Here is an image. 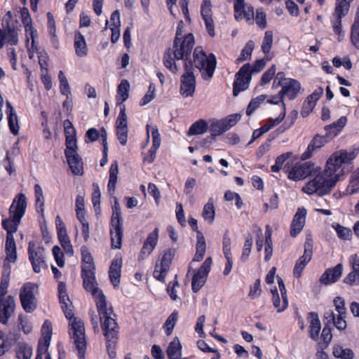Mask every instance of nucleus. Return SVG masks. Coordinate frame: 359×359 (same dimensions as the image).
Listing matches in <instances>:
<instances>
[{"instance_id": "nucleus-4", "label": "nucleus", "mask_w": 359, "mask_h": 359, "mask_svg": "<svg viewBox=\"0 0 359 359\" xmlns=\"http://www.w3.org/2000/svg\"><path fill=\"white\" fill-rule=\"evenodd\" d=\"M95 269H82L81 276L83 280V287L91 293L96 302L97 311L100 316V320H103V316L114 315L111 306L107 307L106 297L97 287L95 276Z\"/></svg>"}, {"instance_id": "nucleus-32", "label": "nucleus", "mask_w": 359, "mask_h": 359, "mask_svg": "<svg viewBox=\"0 0 359 359\" xmlns=\"http://www.w3.org/2000/svg\"><path fill=\"white\" fill-rule=\"evenodd\" d=\"M6 259L11 262H15L17 259L16 245L13 236H6Z\"/></svg>"}, {"instance_id": "nucleus-38", "label": "nucleus", "mask_w": 359, "mask_h": 359, "mask_svg": "<svg viewBox=\"0 0 359 359\" xmlns=\"http://www.w3.org/2000/svg\"><path fill=\"white\" fill-rule=\"evenodd\" d=\"M226 130H228V127L226 126L222 119L212 122L210 126V132L211 133L210 142L214 139V137L219 135Z\"/></svg>"}, {"instance_id": "nucleus-43", "label": "nucleus", "mask_w": 359, "mask_h": 359, "mask_svg": "<svg viewBox=\"0 0 359 359\" xmlns=\"http://www.w3.org/2000/svg\"><path fill=\"white\" fill-rule=\"evenodd\" d=\"M353 0H337L334 15L336 17L342 18L345 16L349 10L350 3Z\"/></svg>"}, {"instance_id": "nucleus-29", "label": "nucleus", "mask_w": 359, "mask_h": 359, "mask_svg": "<svg viewBox=\"0 0 359 359\" xmlns=\"http://www.w3.org/2000/svg\"><path fill=\"white\" fill-rule=\"evenodd\" d=\"M196 251L193 261L200 262L203 259L206 251V243L203 233L201 231H197L196 235Z\"/></svg>"}, {"instance_id": "nucleus-56", "label": "nucleus", "mask_w": 359, "mask_h": 359, "mask_svg": "<svg viewBox=\"0 0 359 359\" xmlns=\"http://www.w3.org/2000/svg\"><path fill=\"white\" fill-rule=\"evenodd\" d=\"M265 99L266 95H259L256 98L252 99L248 105L246 109L247 115L250 116L253 113V111L259 107V104L264 101Z\"/></svg>"}, {"instance_id": "nucleus-11", "label": "nucleus", "mask_w": 359, "mask_h": 359, "mask_svg": "<svg viewBox=\"0 0 359 359\" xmlns=\"http://www.w3.org/2000/svg\"><path fill=\"white\" fill-rule=\"evenodd\" d=\"M64 127L66 144L65 157H78V154L76 152L78 148L76 140V130L69 120L64 121Z\"/></svg>"}, {"instance_id": "nucleus-14", "label": "nucleus", "mask_w": 359, "mask_h": 359, "mask_svg": "<svg viewBox=\"0 0 359 359\" xmlns=\"http://www.w3.org/2000/svg\"><path fill=\"white\" fill-rule=\"evenodd\" d=\"M313 255V241L311 238H306L304 243V255L301 256L297 261L294 270V276L299 278L302 276V273L307 264L311 261Z\"/></svg>"}, {"instance_id": "nucleus-20", "label": "nucleus", "mask_w": 359, "mask_h": 359, "mask_svg": "<svg viewBox=\"0 0 359 359\" xmlns=\"http://www.w3.org/2000/svg\"><path fill=\"white\" fill-rule=\"evenodd\" d=\"M110 235L111 248L114 249H120L122 245V238L123 230L121 222H110Z\"/></svg>"}, {"instance_id": "nucleus-24", "label": "nucleus", "mask_w": 359, "mask_h": 359, "mask_svg": "<svg viewBox=\"0 0 359 359\" xmlns=\"http://www.w3.org/2000/svg\"><path fill=\"white\" fill-rule=\"evenodd\" d=\"M346 117L341 116L336 122L327 126L325 127V136L329 139H332L342 130V128L346 126Z\"/></svg>"}, {"instance_id": "nucleus-60", "label": "nucleus", "mask_w": 359, "mask_h": 359, "mask_svg": "<svg viewBox=\"0 0 359 359\" xmlns=\"http://www.w3.org/2000/svg\"><path fill=\"white\" fill-rule=\"evenodd\" d=\"M156 88L154 83H151L149 86L148 91L145 95L142 97L140 102L141 106L145 105L150 102L155 97Z\"/></svg>"}, {"instance_id": "nucleus-37", "label": "nucleus", "mask_w": 359, "mask_h": 359, "mask_svg": "<svg viewBox=\"0 0 359 359\" xmlns=\"http://www.w3.org/2000/svg\"><path fill=\"white\" fill-rule=\"evenodd\" d=\"M32 348L28 344L19 342L16 346V357L18 359H31Z\"/></svg>"}, {"instance_id": "nucleus-3", "label": "nucleus", "mask_w": 359, "mask_h": 359, "mask_svg": "<svg viewBox=\"0 0 359 359\" xmlns=\"http://www.w3.org/2000/svg\"><path fill=\"white\" fill-rule=\"evenodd\" d=\"M194 45V37L188 34L184 37L175 38L173 48L168 49L163 56V63L166 68L175 74L178 71L175 60H182L185 62L189 58Z\"/></svg>"}, {"instance_id": "nucleus-12", "label": "nucleus", "mask_w": 359, "mask_h": 359, "mask_svg": "<svg viewBox=\"0 0 359 359\" xmlns=\"http://www.w3.org/2000/svg\"><path fill=\"white\" fill-rule=\"evenodd\" d=\"M250 65L245 64L236 74V79L233 83V94L237 96L241 91L246 90L251 81L250 72Z\"/></svg>"}, {"instance_id": "nucleus-17", "label": "nucleus", "mask_w": 359, "mask_h": 359, "mask_svg": "<svg viewBox=\"0 0 359 359\" xmlns=\"http://www.w3.org/2000/svg\"><path fill=\"white\" fill-rule=\"evenodd\" d=\"M15 302L14 298L9 295L6 298L0 297V323L7 325L8 319L14 313Z\"/></svg>"}, {"instance_id": "nucleus-63", "label": "nucleus", "mask_w": 359, "mask_h": 359, "mask_svg": "<svg viewBox=\"0 0 359 359\" xmlns=\"http://www.w3.org/2000/svg\"><path fill=\"white\" fill-rule=\"evenodd\" d=\"M351 41L359 49V21H355L352 26Z\"/></svg>"}, {"instance_id": "nucleus-21", "label": "nucleus", "mask_w": 359, "mask_h": 359, "mask_svg": "<svg viewBox=\"0 0 359 359\" xmlns=\"http://www.w3.org/2000/svg\"><path fill=\"white\" fill-rule=\"evenodd\" d=\"M343 266L337 264L334 267L327 269L320 277V282L324 285H329L337 282L341 276Z\"/></svg>"}, {"instance_id": "nucleus-1", "label": "nucleus", "mask_w": 359, "mask_h": 359, "mask_svg": "<svg viewBox=\"0 0 359 359\" xmlns=\"http://www.w3.org/2000/svg\"><path fill=\"white\" fill-rule=\"evenodd\" d=\"M353 159L328 158L324 172L309 181L302 191L308 194L316 193L320 196L329 194L339 178L353 170Z\"/></svg>"}, {"instance_id": "nucleus-30", "label": "nucleus", "mask_w": 359, "mask_h": 359, "mask_svg": "<svg viewBox=\"0 0 359 359\" xmlns=\"http://www.w3.org/2000/svg\"><path fill=\"white\" fill-rule=\"evenodd\" d=\"M176 250L174 248H168L159 255L158 262V264L162 266L164 269H170L172 259L175 256Z\"/></svg>"}, {"instance_id": "nucleus-47", "label": "nucleus", "mask_w": 359, "mask_h": 359, "mask_svg": "<svg viewBox=\"0 0 359 359\" xmlns=\"http://www.w3.org/2000/svg\"><path fill=\"white\" fill-rule=\"evenodd\" d=\"M255 48V43L252 41H249L246 43L244 48H243L240 56L237 58L238 62H241L251 57L252 53Z\"/></svg>"}, {"instance_id": "nucleus-55", "label": "nucleus", "mask_w": 359, "mask_h": 359, "mask_svg": "<svg viewBox=\"0 0 359 359\" xmlns=\"http://www.w3.org/2000/svg\"><path fill=\"white\" fill-rule=\"evenodd\" d=\"M252 238L250 235L245 237V243L243 248V252L241 259L243 262H246L250 256L252 247Z\"/></svg>"}, {"instance_id": "nucleus-54", "label": "nucleus", "mask_w": 359, "mask_h": 359, "mask_svg": "<svg viewBox=\"0 0 359 359\" xmlns=\"http://www.w3.org/2000/svg\"><path fill=\"white\" fill-rule=\"evenodd\" d=\"M273 40V34L271 30H268L265 32L264 37L262 44V51L266 54L271 50V46Z\"/></svg>"}, {"instance_id": "nucleus-15", "label": "nucleus", "mask_w": 359, "mask_h": 359, "mask_svg": "<svg viewBox=\"0 0 359 359\" xmlns=\"http://www.w3.org/2000/svg\"><path fill=\"white\" fill-rule=\"evenodd\" d=\"M185 73L182 76L180 93L184 97L193 96L196 88V79L189 68L187 62L184 63Z\"/></svg>"}, {"instance_id": "nucleus-18", "label": "nucleus", "mask_w": 359, "mask_h": 359, "mask_svg": "<svg viewBox=\"0 0 359 359\" xmlns=\"http://www.w3.org/2000/svg\"><path fill=\"white\" fill-rule=\"evenodd\" d=\"M42 337L39 339L37 347L36 355L43 357L48 352V346L52 337V325L48 320H46L41 328Z\"/></svg>"}, {"instance_id": "nucleus-58", "label": "nucleus", "mask_w": 359, "mask_h": 359, "mask_svg": "<svg viewBox=\"0 0 359 359\" xmlns=\"http://www.w3.org/2000/svg\"><path fill=\"white\" fill-rule=\"evenodd\" d=\"M116 128H128L127 115L126 113L125 105H122L120 107V113L116 121Z\"/></svg>"}, {"instance_id": "nucleus-62", "label": "nucleus", "mask_w": 359, "mask_h": 359, "mask_svg": "<svg viewBox=\"0 0 359 359\" xmlns=\"http://www.w3.org/2000/svg\"><path fill=\"white\" fill-rule=\"evenodd\" d=\"M93 191L92 194V202L95 209L100 208L101 193L99 186L96 183L93 184Z\"/></svg>"}, {"instance_id": "nucleus-41", "label": "nucleus", "mask_w": 359, "mask_h": 359, "mask_svg": "<svg viewBox=\"0 0 359 359\" xmlns=\"http://www.w3.org/2000/svg\"><path fill=\"white\" fill-rule=\"evenodd\" d=\"M325 317L326 318H330L339 330H344L346 328V321L345 320L346 315H338L337 318H336L333 311H329L325 313Z\"/></svg>"}, {"instance_id": "nucleus-50", "label": "nucleus", "mask_w": 359, "mask_h": 359, "mask_svg": "<svg viewBox=\"0 0 359 359\" xmlns=\"http://www.w3.org/2000/svg\"><path fill=\"white\" fill-rule=\"evenodd\" d=\"M359 155V146L353 145L348 150L341 149L334 152L331 157H355Z\"/></svg>"}, {"instance_id": "nucleus-10", "label": "nucleus", "mask_w": 359, "mask_h": 359, "mask_svg": "<svg viewBox=\"0 0 359 359\" xmlns=\"http://www.w3.org/2000/svg\"><path fill=\"white\" fill-rule=\"evenodd\" d=\"M29 259L35 273H39L41 269L46 266L44 256V248L36 245L34 241H29L28 246Z\"/></svg>"}, {"instance_id": "nucleus-45", "label": "nucleus", "mask_w": 359, "mask_h": 359, "mask_svg": "<svg viewBox=\"0 0 359 359\" xmlns=\"http://www.w3.org/2000/svg\"><path fill=\"white\" fill-rule=\"evenodd\" d=\"M333 355L334 357L340 359H353L354 353L351 349L344 348L339 345L333 347Z\"/></svg>"}, {"instance_id": "nucleus-8", "label": "nucleus", "mask_w": 359, "mask_h": 359, "mask_svg": "<svg viewBox=\"0 0 359 359\" xmlns=\"http://www.w3.org/2000/svg\"><path fill=\"white\" fill-rule=\"evenodd\" d=\"M276 80H278V86H281V90L279 92L280 98L285 107L283 102V97L286 96L290 100L295 99L301 91L300 83L294 79L285 78L283 72H278L276 74Z\"/></svg>"}, {"instance_id": "nucleus-40", "label": "nucleus", "mask_w": 359, "mask_h": 359, "mask_svg": "<svg viewBox=\"0 0 359 359\" xmlns=\"http://www.w3.org/2000/svg\"><path fill=\"white\" fill-rule=\"evenodd\" d=\"M82 269H95L93 259L87 247L81 248Z\"/></svg>"}, {"instance_id": "nucleus-36", "label": "nucleus", "mask_w": 359, "mask_h": 359, "mask_svg": "<svg viewBox=\"0 0 359 359\" xmlns=\"http://www.w3.org/2000/svg\"><path fill=\"white\" fill-rule=\"evenodd\" d=\"M118 173V166L117 161H114L109 170V179L108 183V190L110 194H112L116 189V184L117 182V175Z\"/></svg>"}, {"instance_id": "nucleus-42", "label": "nucleus", "mask_w": 359, "mask_h": 359, "mask_svg": "<svg viewBox=\"0 0 359 359\" xmlns=\"http://www.w3.org/2000/svg\"><path fill=\"white\" fill-rule=\"evenodd\" d=\"M130 84L127 80L121 81L118 86L116 100L121 102H125L129 97Z\"/></svg>"}, {"instance_id": "nucleus-44", "label": "nucleus", "mask_w": 359, "mask_h": 359, "mask_svg": "<svg viewBox=\"0 0 359 359\" xmlns=\"http://www.w3.org/2000/svg\"><path fill=\"white\" fill-rule=\"evenodd\" d=\"M271 293L273 294V304L274 307L277 309L278 312L284 311L288 305L287 296H282L283 303L280 304V300L277 289L275 288L274 290H271Z\"/></svg>"}, {"instance_id": "nucleus-19", "label": "nucleus", "mask_w": 359, "mask_h": 359, "mask_svg": "<svg viewBox=\"0 0 359 359\" xmlns=\"http://www.w3.org/2000/svg\"><path fill=\"white\" fill-rule=\"evenodd\" d=\"M201 14L205 22L208 34L215 36L214 22L212 19V4L210 0H203L201 6Z\"/></svg>"}, {"instance_id": "nucleus-22", "label": "nucleus", "mask_w": 359, "mask_h": 359, "mask_svg": "<svg viewBox=\"0 0 359 359\" xmlns=\"http://www.w3.org/2000/svg\"><path fill=\"white\" fill-rule=\"evenodd\" d=\"M306 210L304 208H299L294 216L291 224L290 235L295 237L300 233L305 224Z\"/></svg>"}, {"instance_id": "nucleus-31", "label": "nucleus", "mask_w": 359, "mask_h": 359, "mask_svg": "<svg viewBox=\"0 0 359 359\" xmlns=\"http://www.w3.org/2000/svg\"><path fill=\"white\" fill-rule=\"evenodd\" d=\"M74 48L76 54L79 57H84L88 53V48L85 38L80 32H76L75 34Z\"/></svg>"}, {"instance_id": "nucleus-28", "label": "nucleus", "mask_w": 359, "mask_h": 359, "mask_svg": "<svg viewBox=\"0 0 359 359\" xmlns=\"http://www.w3.org/2000/svg\"><path fill=\"white\" fill-rule=\"evenodd\" d=\"M168 359H179L182 355V345L178 337L172 341L166 350Z\"/></svg>"}, {"instance_id": "nucleus-64", "label": "nucleus", "mask_w": 359, "mask_h": 359, "mask_svg": "<svg viewBox=\"0 0 359 359\" xmlns=\"http://www.w3.org/2000/svg\"><path fill=\"white\" fill-rule=\"evenodd\" d=\"M333 302L338 315H346L344 299L341 297H337Z\"/></svg>"}, {"instance_id": "nucleus-9", "label": "nucleus", "mask_w": 359, "mask_h": 359, "mask_svg": "<svg viewBox=\"0 0 359 359\" xmlns=\"http://www.w3.org/2000/svg\"><path fill=\"white\" fill-rule=\"evenodd\" d=\"M36 290L37 286L32 283L25 284L20 290V299L23 309L27 313H32L36 309Z\"/></svg>"}, {"instance_id": "nucleus-13", "label": "nucleus", "mask_w": 359, "mask_h": 359, "mask_svg": "<svg viewBox=\"0 0 359 359\" xmlns=\"http://www.w3.org/2000/svg\"><path fill=\"white\" fill-rule=\"evenodd\" d=\"M288 172V178L294 181L300 180L310 175L316 169L315 165L311 162L297 163L290 170L284 167Z\"/></svg>"}, {"instance_id": "nucleus-34", "label": "nucleus", "mask_w": 359, "mask_h": 359, "mask_svg": "<svg viewBox=\"0 0 359 359\" xmlns=\"http://www.w3.org/2000/svg\"><path fill=\"white\" fill-rule=\"evenodd\" d=\"M346 191L348 195H353L359 192V168L351 174Z\"/></svg>"}, {"instance_id": "nucleus-33", "label": "nucleus", "mask_w": 359, "mask_h": 359, "mask_svg": "<svg viewBox=\"0 0 359 359\" xmlns=\"http://www.w3.org/2000/svg\"><path fill=\"white\" fill-rule=\"evenodd\" d=\"M309 316L311 317L310 337L313 340H317L321 328V324L318 318V316L316 313H310Z\"/></svg>"}, {"instance_id": "nucleus-7", "label": "nucleus", "mask_w": 359, "mask_h": 359, "mask_svg": "<svg viewBox=\"0 0 359 359\" xmlns=\"http://www.w3.org/2000/svg\"><path fill=\"white\" fill-rule=\"evenodd\" d=\"M113 316H115V315H107V316H103V320L101 321L104 335L107 340V351L111 358H116L114 345L116 342L118 333V326Z\"/></svg>"}, {"instance_id": "nucleus-23", "label": "nucleus", "mask_w": 359, "mask_h": 359, "mask_svg": "<svg viewBox=\"0 0 359 359\" xmlns=\"http://www.w3.org/2000/svg\"><path fill=\"white\" fill-rule=\"evenodd\" d=\"M6 114L8 116V122L10 130L12 134L17 135L19 133L20 130L17 113L9 102H6Z\"/></svg>"}, {"instance_id": "nucleus-53", "label": "nucleus", "mask_w": 359, "mask_h": 359, "mask_svg": "<svg viewBox=\"0 0 359 359\" xmlns=\"http://www.w3.org/2000/svg\"><path fill=\"white\" fill-rule=\"evenodd\" d=\"M332 226L336 230L339 238L343 240H348L351 238L352 233L350 229L341 226L338 223H333Z\"/></svg>"}, {"instance_id": "nucleus-48", "label": "nucleus", "mask_w": 359, "mask_h": 359, "mask_svg": "<svg viewBox=\"0 0 359 359\" xmlns=\"http://www.w3.org/2000/svg\"><path fill=\"white\" fill-rule=\"evenodd\" d=\"M60 243L65 253L72 256L74 254L73 247L67 236V233L57 234Z\"/></svg>"}, {"instance_id": "nucleus-6", "label": "nucleus", "mask_w": 359, "mask_h": 359, "mask_svg": "<svg viewBox=\"0 0 359 359\" xmlns=\"http://www.w3.org/2000/svg\"><path fill=\"white\" fill-rule=\"evenodd\" d=\"M216 58L213 54L207 55L201 47H196L194 51V63L201 73L202 77L210 79L216 67Z\"/></svg>"}, {"instance_id": "nucleus-35", "label": "nucleus", "mask_w": 359, "mask_h": 359, "mask_svg": "<svg viewBox=\"0 0 359 359\" xmlns=\"http://www.w3.org/2000/svg\"><path fill=\"white\" fill-rule=\"evenodd\" d=\"M208 129V126L206 121L205 120L200 119L191 126L187 132V135H202L207 132Z\"/></svg>"}, {"instance_id": "nucleus-59", "label": "nucleus", "mask_w": 359, "mask_h": 359, "mask_svg": "<svg viewBox=\"0 0 359 359\" xmlns=\"http://www.w3.org/2000/svg\"><path fill=\"white\" fill-rule=\"evenodd\" d=\"M112 215L111 217V222H122L121 210L120 204L116 198H114V204L112 206Z\"/></svg>"}, {"instance_id": "nucleus-39", "label": "nucleus", "mask_w": 359, "mask_h": 359, "mask_svg": "<svg viewBox=\"0 0 359 359\" xmlns=\"http://www.w3.org/2000/svg\"><path fill=\"white\" fill-rule=\"evenodd\" d=\"M215 210L212 199H209L208 202L204 205L202 212L203 219L208 224H212L215 219Z\"/></svg>"}, {"instance_id": "nucleus-49", "label": "nucleus", "mask_w": 359, "mask_h": 359, "mask_svg": "<svg viewBox=\"0 0 359 359\" xmlns=\"http://www.w3.org/2000/svg\"><path fill=\"white\" fill-rule=\"evenodd\" d=\"M353 271L350 272L344 279V283L353 285L359 280V264L352 263Z\"/></svg>"}, {"instance_id": "nucleus-26", "label": "nucleus", "mask_w": 359, "mask_h": 359, "mask_svg": "<svg viewBox=\"0 0 359 359\" xmlns=\"http://www.w3.org/2000/svg\"><path fill=\"white\" fill-rule=\"evenodd\" d=\"M121 260L115 259L112 261L109 267V275L111 283L117 287L120 283Z\"/></svg>"}, {"instance_id": "nucleus-57", "label": "nucleus", "mask_w": 359, "mask_h": 359, "mask_svg": "<svg viewBox=\"0 0 359 359\" xmlns=\"http://www.w3.org/2000/svg\"><path fill=\"white\" fill-rule=\"evenodd\" d=\"M34 193L36 198V208H40L41 211H43L44 206V197L43 194V191L41 186L38 184L34 186Z\"/></svg>"}, {"instance_id": "nucleus-16", "label": "nucleus", "mask_w": 359, "mask_h": 359, "mask_svg": "<svg viewBox=\"0 0 359 359\" xmlns=\"http://www.w3.org/2000/svg\"><path fill=\"white\" fill-rule=\"evenodd\" d=\"M212 265V258L208 257L194 275L192 278L191 287L194 292H197L205 284L206 276H208Z\"/></svg>"}, {"instance_id": "nucleus-2", "label": "nucleus", "mask_w": 359, "mask_h": 359, "mask_svg": "<svg viewBox=\"0 0 359 359\" xmlns=\"http://www.w3.org/2000/svg\"><path fill=\"white\" fill-rule=\"evenodd\" d=\"M58 292L62 309L66 318L70 320L69 334L79 351L80 358L83 359L86 348L84 323L81 319L74 317L73 305L68 297L66 285L64 282L59 283Z\"/></svg>"}, {"instance_id": "nucleus-46", "label": "nucleus", "mask_w": 359, "mask_h": 359, "mask_svg": "<svg viewBox=\"0 0 359 359\" xmlns=\"http://www.w3.org/2000/svg\"><path fill=\"white\" fill-rule=\"evenodd\" d=\"M67 163L72 172L76 175L83 173V163L82 158H67Z\"/></svg>"}, {"instance_id": "nucleus-61", "label": "nucleus", "mask_w": 359, "mask_h": 359, "mask_svg": "<svg viewBox=\"0 0 359 359\" xmlns=\"http://www.w3.org/2000/svg\"><path fill=\"white\" fill-rule=\"evenodd\" d=\"M168 270V269H164L162 266L158 264V262H156L154 271V277L159 281L164 283Z\"/></svg>"}, {"instance_id": "nucleus-25", "label": "nucleus", "mask_w": 359, "mask_h": 359, "mask_svg": "<svg viewBox=\"0 0 359 359\" xmlns=\"http://www.w3.org/2000/svg\"><path fill=\"white\" fill-rule=\"evenodd\" d=\"M327 142V137L325 135L315 136L309 144L307 149L302 154V157H311L316 149L321 148Z\"/></svg>"}, {"instance_id": "nucleus-52", "label": "nucleus", "mask_w": 359, "mask_h": 359, "mask_svg": "<svg viewBox=\"0 0 359 359\" xmlns=\"http://www.w3.org/2000/svg\"><path fill=\"white\" fill-rule=\"evenodd\" d=\"M177 319L178 312L174 311L168 316V318L165 320L163 327L165 330L167 335H170L172 334V330L175 326Z\"/></svg>"}, {"instance_id": "nucleus-51", "label": "nucleus", "mask_w": 359, "mask_h": 359, "mask_svg": "<svg viewBox=\"0 0 359 359\" xmlns=\"http://www.w3.org/2000/svg\"><path fill=\"white\" fill-rule=\"evenodd\" d=\"M5 41L7 43L14 46L18 43V32L14 27H8L5 32Z\"/></svg>"}, {"instance_id": "nucleus-27", "label": "nucleus", "mask_w": 359, "mask_h": 359, "mask_svg": "<svg viewBox=\"0 0 359 359\" xmlns=\"http://www.w3.org/2000/svg\"><path fill=\"white\" fill-rule=\"evenodd\" d=\"M147 131L148 135L151 134L153 144L149 150V157H153L156 155L157 149L161 145V137L158 128L154 126H147Z\"/></svg>"}, {"instance_id": "nucleus-5", "label": "nucleus", "mask_w": 359, "mask_h": 359, "mask_svg": "<svg viewBox=\"0 0 359 359\" xmlns=\"http://www.w3.org/2000/svg\"><path fill=\"white\" fill-rule=\"evenodd\" d=\"M27 199L23 194H19L13 200L10 209L9 217L2 221V226L7 231L6 236H13L18 230L21 219L25 213Z\"/></svg>"}]
</instances>
